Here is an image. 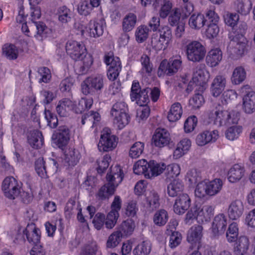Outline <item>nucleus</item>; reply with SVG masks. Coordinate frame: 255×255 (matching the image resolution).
I'll list each match as a JSON object with an SVG mask.
<instances>
[{"mask_svg":"<svg viewBox=\"0 0 255 255\" xmlns=\"http://www.w3.org/2000/svg\"><path fill=\"white\" fill-rule=\"evenodd\" d=\"M133 170L135 174L137 175L143 174L145 177L146 173H148L149 162L145 159L139 160L134 163Z\"/></svg>","mask_w":255,"mask_h":255,"instance_id":"nucleus-47","label":"nucleus"},{"mask_svg":"<svg viewBox=\"0 0 255 255\" xmlns=\"http://www.w3.org/2000/svg\"><path fill=\"white\" fill-rule=\"evenodd\" d=\"M35 168L38 175L41 178H45L47 176L46 166L43 158H39L36 160Z\"/></svg>","mask_w":255,"mask_h":255,"instance_id":"nucleus-60","label":"nucleus"},{"mask_svg":"<svg viewBox=\"0 0 255 255\" xmlns=\"http://www.w3.org/2000/svg\"><path fill=\"white\" fill-rule=\"evenodd\" d=\"M160 24V18L156 16H153L148 23V26L153 31L158 29L159 34L157 33H153L151 37V46L157 51L166 49L173 39L171 28L167 25H164L158 29Z\"/></svg>","mask_w":255,"mask_h":255,"instance_id":"nucleus-2","label":"nucleus"},{"mask_svg":"<svg viewBox=\"0 0 255 255\" xmlns=\"http://www.w3.org/2000/svg\"><path fill=\"white\" fill-rule=\"evenodd\" d=\"M75 104L68 99H64L59 102L56 107V111L61 117H66L69 111L74 109Z\"/></svg>","mask_w":255,"mask_h":255,"instance_id":"nucleus-30","label":"nucleus"},{"mask_svg":"<svg viewBox=\"0 0 255 255\" xmlns=\"http://www.w3.org/2000/svg\"><path fill=\"white\" fill-rule=\"evenodd\" d=\"M137 20L136 16L132 13L127 14L123 19L122 28L124 32L131 31L135 26Z\"/></svg>","mask_w":255,"mask_h":255,"instance_id":"nucleus-38","label":"nucleus"},{"mask_svg":"<svg viewBox=\"0 0 255 255\" xmlns=\"http://www.w3.org/2000/svg\"><path fill=\"white\" fill-rule=\"evenodd\" d=\"M202 230L203 227L200 225L193 226L188 230L187 241L191 244L190 249L199 250L202 237Z\"/></svg>","mask_w":255,"mask_h":255,"instance_id":"nucleus-17","label":"nucleus"},{"mask_svg":"<svg viewBox=\"0 0 255 255\" xmlns=\"http://www.w3.org/2000/svg\"><path fill=\"white\" fill-rule=\"evenodd\" d=\"M67 54L75 61H82L87 54V50L82 41L75 40H68L65 45Z\"/></svg>","mask_w":255,"mask_h":255,"instance_id":"nucleus-10","label":"nucleus"},{"mask_svg":"<svg viewBox=\"0 0 255 255\" xmlns=\"http://www.w3.org/2000/svg\"><path fill=\"white\" fill-rule=\"evenodd\" d=\"M23 234L25 235L28 242L32 245L39 244L40 240V231L33 223L28 224L24 230Z\"/></svg>","mask_w":255,"mask_h":255,"instance_id":"nucleus-21","label":"nucleus"},{"mask_svg":"<svg viewBox=\"0 0 255 255\" xmlns=\"http://www.w3.org/2000/svg\"><path fill=\"white\" fill-rule=\"evenodd\" d=\"M168 219V215L166 211L161 209L157 211L153 216V221L155 225L159 227L164 226Z\"/></svg>","mask_w":255,"mask_h":255,"instance_id":"nucleus-46","label":"nucleus"},{"mask_svg":"<svg viewBox=\"0 0 255 255\" xmlns=\"http://www.w3.org/2000/svg\"><path fill=\"white\" fill-rule=\"evenodd\" d=\"M221 106L213 103L208 111V116L211 122L218 126L237 124L239 120V114L235 111L229 112L221 110Z\"/></svg>","mask_w":255,"mask_h":255,"instance_id":"nucleus-4","label":"nucleus"},{"mask_svg":"<svg viewBox=\"0 0 255 255\" xmlns=\"http://www.w3.org/2000/svg\"><path fill=\"white\" fill-rule=\"evenodd\" d=\"M93 104V100L92 98H82L79 101L75 109V112L77 113H82V112L90 109Z\"/></svg>","mask_w":255,"mask_h":255,"instance_id":"nucleus-51","label":"nucleus"},{"mask_svg":"<svg viewBox=\"0 0 255 255\" xmlns=\"http://www.w3.org/2000/svg\"><path fill=\"white\" fill-rule=\"evenodd\" d=\"M179 65H159L158 75L160 77L163 74L171 76L177 72Z\"/></svg>","mask_w":255,"mask_h":255,"instance_id":"nucleus-50","label":"nucleus"},{"mask_svg":"<svg viewBox=\"0 0 255 255\" xmlns=\"http://www.w3.org/2000/svg\"><path fill=\"white\" fill-rule=\"evenodd\" d=\"M151 244L145 241L139 244L133 250L134 255H148L151 250Z\"/></svg>","mask_w":255,"mask_h":255,"instance_id":"nucleus-43","label":"nucleus"},{"mask_svg":"<svg viewBox=\"0 0 255 255\" xmlns=\"http://www.w3.org/2000/svg\"><path fill=\"white\" fill-rule=\"evenodd\" d=\"M150 88H146L141 89L138 82L134 81L132 83L130 98L132 101H136V103L140 106H146L149 102L148 94Z\"/></svg>","mask_w":255,"mask_h":255,"instance_id":"nucleus-14","label":"nucleus"},{"mask_svg":"<svg viewBox=\"0 0 255 255\" xmlns=\"http://www.w3.org/2000/svg\"><path fill=\"white\" fill-rule=\"evenodd\" d=\"M245 170L243 167L239 164H235L228 172V178L232 183H235L243 177Z\"/></svg>","mask_w":255,"mask_h":255,"instance_id":"nucleus-33","label":"nucleus"},{"mask_svg":"<svg viewBox=\"0 0 255 255\" xmlns=\"http://www.w3.org/2000/svg\"><path fill=\"white\" fill-rule=\"evenodd\" d=\"M170 140L169 132L165 128H158L152 136V143L156 147H162L167 145Z\"/></svg>","mask_w":255,"mask_h":255,"instance_id":"nucleus-18","label":"nucleus"},{"mask_svg":"<svg viewBox=\"0 0 255 255\" xmlns=\"http://www.w3.org/2000/svg\"><path fill=\"white\" fill-rule=\"evenodd\" d=\"M2 53L6 58L13 60L17 58L18 51L14 45L5 44L2 47Z\"/></svg>","mask_w":255,"mask_h":255,"instance_id":"nucleus-45","label":"nucleus"},{"mask_svg":"<svg viewBox=\"0 0 255 255\" xmlns=\"http://www.w3.org/2000/svg\"><path fill=\"white\" fill-rule=\"evenodd\" d=\"M105 27V20L103 18H99L91 20L86 26L81 25L79 28L83 35L98 38L103 35Z\"/></svg>","mask_w":255,"mask_h":255,"instance_id":"nucleus-9","label":"nucleus"},{"mask_svg":"<svg viewBox=\"0 0 255 255\" xmlns=\"http://www.w3.org/2000/svg\"><path fill=\"white\" fill-rule=\"evenodd\" d=\"M222 186V181L220 179H215L208 182H201L197 185L195 190V196L202 198L206 195H215L221 190Z\"/></svg>","mask_w":255,"mask_h":255,"instance_id":"nucleus-8","label":"nucleus"},{"mask_svg":"<svg viewBox=\"0 0 255 255\" xmlns=\"http://www.w3.org/2000/svg\"><path fill=\"white\" fill-rule=\"evenodd\" d=\"M193 10V7L191 3L184 4L179 7L173 8L168 17V22L172 26L184 22L185 19Z\"/></svg>","mask_w":255,"mask_h":255,"instance_id":"nucleus-13","label":"nucleus"},{"mask_svg":"<svg viewBox=\"0 0 255 255\" xmlns=\"http://www.w3.org/2000/svg\"><path fill=\"white\" fill-rule=\"evenodd\" d=\"M244 211L243 203L239 200L233 201L229 205L228 213L229 218L232 220H237L242 215Z\"/></svg>","mask_w":255,"mask_h":255,"instance_id":"nucleus-24","label":"nucleus"},{"mask_svg":"<svg viewBox=\"0 0 255 255\" xmlns=\"http://www.w3.org/2000/svg\"><path fill=\"white\" fill-rule=\"evenodd\" d=\"M240 19L239 14L235 12H227L224 16L225 23L232 27L229 33V38L231 40L230 45L236 44L239 46V56H242L246 51L248 40L245 37L248 28L246 23L242 22L237 25Z\"/></svg>","mask_w":255,"mask_h":255,"instance_id":"nucleus-1","label":"nucleus"},{"mask_svg":"<svg viewBox=\"0 0 255 255\" xmlns=\"http://www.w3.org/2000/svg\"><path fill=\"white\" fill-rule=\"evenodd\" d=\"M227 225V218L224 214H219L216 216L211 228L213 236L216 237L223 234L226 231Z\"/></svg>","mask_w":255,"mask_h":255,"instance_id":"nucleus-19","label":"nucleus"},{"mask_svg":"<svg viewBox=\"0 0 255 255\" xmlns=\"http://www.w3.org/2000/svg\"><path fill=\"white\" fill-rule=\"evenodd\" d=\"M243 109L247 114H252L255 111V92L250 91L243 98Z\"/></svg>","mask_w":255,"mask_h":255,"instance_id":"nucleus-26","label":"nucleus"},{"mask_svg":"<svg viewBox=\"0 0 255 255\" xmlns=\"http://www.w3.org/2000/svg\"><path fill=\"white\" fill-rule=\"evenodd\" d=\"M100 119L101 117L98 113L90 111L82 116L81 122L82 125L85 124L86 123H94L95 122H99Z\"/></svg>","mask_w":255,"mask_h":255,"instance_id":"nucleus-58","label":"nucleus"},{"mask_svg":"<svg viewBox=\"0 0 255 255\" xmlns=\"http://www.w3.org/2000/svg\"><path fill=\"white\" fill-rule=\"evenodd\" d=\"M206 19L202 14L193 13L190 17L188 24L190 28L195 30H199L205 24Z\"/></svg>","mask_w":255,"mask_h":255,"instance_id":"nucleus-32","label":"nucleus"},{"mask_svg":"<svg viewBox=\"0 0 255 255\" xmlns=\"http://www.w3.org/2000/svg\"><path fill=\"white\" fill-rule=\"evenodd\" d=\"M166 167V165L163 163H159L154 160H150L149 162L148 173H146L145 177L151 178L153 177L157 176L162 173Z\"/></svg>","mask_w":255,"mask_h":255,"instance_id":"nucleus-31","label":"nucleus"},{"mask_svg":"<svg viewBox=\"0 0 255 255\" xmlns=\"http://www.w3.org/2000/svg\"><path fill=\"white\" fill-rule=\"evenodd\" d=\"M35 25L37 29V34L35 36L38 40H41L44 38L51 36L52 30L47 27L43 23H35Z\"/></svg>","mask_w":255,"mask_h":255,"instance_id":"nucleus-41","label":"nucleus"},{"mask_svg":"<svg viewBox=\"0 0 255 255\" xmlns=\"http://www.w3.org/2000/svg\"><path fill=\"white\" fill-rule=\"evenodd\" d=\"M143 149L144 143L140 141L136 142L131 146L129 155L132 158H137L142 154Z\"/></svg>","mask_w":255,"mask_h":255,"instance_id":"nucleus-54","label":"nucleus"},{"mask_svg":"<svg viewBox=\"0 0 255 255\" xmlns=\"http://www.w3.org/2000/svg\"><path fill=\"white\" fill-rule=\"evenodd\" d=\"M104 87V76L97 74L86 78L81 83V91L83 94L93 95L101 93Z\"/></svg>","mask_w":255,"mask_h":255,"instance_id":"nucleus-7","label":"nucleus"},{"mask_svg":"<svg viewBox=\"0 0 255 255\" xmlns=\"http://www.w3.org/2000/svg\"><path fill=\"white\" fill-rule=\"evenodd\" d=\"M55 14L59 22L63 25L68 23L71 20V11L65 6L58 7L56 10Z\"/></svg>","mask_w":255,"mask_h":255,"instance_id":"nucleus-29","label":"nucleus"},{"mask_svg":"<svg viewBox=\"0 0 255 255\" xmlns=\"http://www.w3.org/2000/svg\"><path fill=\"white\" fill-rule=\"evenodd\" d=\"M22 183L13 177H6L2 182V190L6 197L14 199L19 195L21 190Z\"/></svg>","mask_w":255,"mask_h":255,"instance_id":"nucleus-11","label":"nucleus"},{"mask_svg":"<svg viewBox=\"0 0 255 255\" xmlns=\"http://www.w3.org/2000/svg\"><path fill=\"white\" fill-rule=\"evenodd\" d=\"M191 200L187 194H182L177 197L173 206L174 211L177 214H182L190 206Z\"/></svg>","mask_w":255,"mask_h":255,"instance_id":"nucleus-20","label":"nucleus"},{"mask_svg":"<svg viewBox=\"0 0 255 255\" xmlns=\"http://www.w3.org/2000/svg\"><path fill=\"white\" fill-rule=\"evenodd\" d=\"M182 115V108L179 103H175L171 106L167 116L170 122H175L179 120Z\"/></svg>","mask_w":255,"mask_h":255,"instance_id":"nucleus-36","label":"nucleus"},{"mask_svg":"<svg viewBox=\"0 0 255 255\" xmlns=\"http://www.w3.org/2000/svg\"><path fill=\"white\" fill-rule=\"evenodd\" d=\"M246 77V72L245 69L239 66L237 67L234 71L232 77L233 83L237 85L242 82Z\"/></svg>","mask_w":255,"mask_h":255,"instance_id":"nucleus-49","label":"nucleus"},{"mask_svg":"<svg viewBox=\"0 0 255 255\" xmlns=\"http://www.w3.org/2000/svg\"><path fill=\"white\" fill-rule=\"evenodd\" d=\"M226 84V78L223 75L217 76L213 81L211 87L212 95L217 97L224 90Z\"/></svg>","mask_w":255,"mask_h":255,"instance_id":"nucleus-23","label":"nucleus"},{"mask_svg":"<svg viewBox=\"0 0 255 255\" xmlns=\"http://www.w3.org/2000/svg\"><path fill=\"white\" fill-rule=\"evenodd\" d=\"M118 139L111 134V130L105 128L101 135V138L98 144V148L100 151H109L114 149L118 143Z\"/></svg>","mask_w":255,"mask_h":255,"instance_id":"nucleus-15","label":"nucleus"},{"mask_svg":"<svg viewBox=\"0 0 255 255\" xmlns=\"http://www.w3.org/2000/svg\"><path fill=\"white\" fill-rule=\"evenodd\" d=\"M206 52L205 47L198 41H191L186 45V54L190 61L200 62L204 59Z\"/></svg>","mask_w":255,"mask_h":255,"instance_id":"nucleus-12","label":"nucleus"},{"mask_svg":"<svg viewBox=\"0 0 255 255\" xmlns=\"http://www.w3.org/2000/svg\"><path fill=\"white\" fill-rule=\"evenodd\" d=\"M234 7L238 14L246 16L250 13L252 7V3L250 0H235Z\"/></svg>","mask_w":255,"mask_h":255,"instance_id":"nucleus-27","label":"nucleus"},{"mask_svg":"<svg viewBox=\"0 0 255 255\" xmlns=\"http://www.w3.org/2000/svg\"><path fill=\"white\" fill-rule=\"evenodd\" d=\"M135 228V223L131 219H128L121 224L118 231L122 234L123 237L130 235L133 232Z\"/></svg>","mask_w":255,"mask_h":255,"instance_id":"nucleus-42","label":"nucleus"},{"mask_svg":"<svg viewBox=\"0 0 255 255\" xmlns=\"http://www.w3.org/2000/svg\"><path fill=\"white\" fill-rule=\"evenodd\" d=\"M122 67L121 65H114L111 66L107 72V76L110 80L114 81L118 77Z\"/></svg>","mask_w":255,"mask_h":255,"instance_id":"nucleus-64","label":"nucleus"},{"mask_svg":"<svg viewBox=\"0 0 255 255\" xmlns=\"http://www.w3.org/2000/svg\"><path fill=\"white\" fill-rule=\"evenodd\" d=\"M215 208L213 206L206 205L200 209L198 208L199 222H209L214 215Z\"/></svg>","mask_w":255,"mask_h":255,"instance_id":"nucleus-34","label":"nucleus"},{"mask_svg":"<svg viewBox=\"0 0 255 255\" xmlns=\"http://www.w3.org/2000/svg\"><path fill=\"white\" fill-rule=\"evenodd\" d=\"M209 78V73L201 66H197L194 69L192 80L189 83L186 91L190 92L196 88V91L203 92L207 88V83Z\"/></svg>","mask_w":255,"mask_h":255,"instance_id":"nucleus-6","label":"nucleus"},{"mask_svg":"<svg viewBox=\"0 0 255 255\" xmlns=\"http://www.w3.org/2000/svg\"><path fill=\"white\" fill-rule=\"evenodd\" d=\"M27 140L31 146L35 149L40 148L44 143L42 133L38 130L31 131L27 136Z\"/></svg>","mask_w":255,"mask_h":255,"instance_id":"nucleus-28","label":"nucleus"},{"mask_svg":"<svg viewBox=\"0 0 255 255\" xmlns=\"http://www.w3.org/2000/svg\"><path fill=\"white\" fill-rule=\"evenodd\" d=\"M94 7L90 1L83 0L80 2L77 7L78 12L84 16L89 15L93 11Z\"/></svg>","mask_w":255,"mask_h":255,"instance_id":"nucleus-52","label":"nucleus"},{"mask_svg":"<svg viewBox=\"0 0 255 255\" xmlns=\"http://www.w3.org/2000/svg\"><path fill=\"white\" fill-rule=\"evenodd\" d=\"M149 29L145 25H141L138 26L134 33L135 40L139 43L145 41L149 36Z\"/></svg>","mask_w":255,"mask_h":255,"instance_id":"nucleus-40","label":"nucleus"},{"mask_svg":"<svg viewBox=\"0 0 255 255\" xmlns=\"http://www.w3.org/2000/svg\"><path fill=\"white\" fill-rule=\"evenodd\" d=\"M128 107L124 102H118L114 104L111 110V115L114 118V124L119 129L123 128L130 120L128 114Z\"/></svg>","mask_w":255,"mask_h":255,"instance_id":"nucleus-5","label":"nucleus"},{"mask_svg":"<svg viewBox=\"0 0 255 255\" xmlns=\"http://www.w3.org/2000/svg\"><path fill=\"white\" fill-rule=\"evenodd\" d=\"M124 178V173L120 166L111 167L110 173L107 175V183L102 186L95 196L99 201L108 200L116 191L117 187L121 183Z\"/></svg>","mask_w":255,"mask_h":255,"instance_id":"nucleus-3","label":"nucleus"},{"mask_svg":"<svg viewBox=\"0 0 255 255\" xmlns=\"http://www.w3.org/2000/svg\"><path fill=\"white\" fill-rule=\"evenodd\" d=\"M52 139L60 148L66 146L70 139V129L66 126H60L53 133Z\"/></svg>","mask_w":255,"mask_h":255,"instance_id":"nucleus-16","label":"nucleus"},{"mask_svg":"<svg viewBox=\"0 0 255 255\" xmlns=\"http://www.w3.org/2000/svg\"><path fill=\"white\" fill-rule=\"evenodd\" d=\"M239 235L238 226L236 223L229 225L226 232V239L228 242L233 243L237 241Z\"/></svg>","mask_w":255,"mask_h":255,"instance_id":"nucleus-48","label":"nucleus"},{"mask_svg":"<svg viewBox=\"0 0 255 255\" xmlns=\"http://www.w3.org/2000/svg\"><path fill=\"white\" fill-rule=\"evenodd\" d=\"M121 233L118 231L113 232L109 237L107 242V247L108 248H114L117 247L121 242L122 238Z\"/></svg>","mask_w":255,"mask_h":255,"instance_id":"nucleus-53","label":"nucleus"},{"mask_svg":"<svg viewBox=\"0 0 255 255\" xmlns=\"http://www.w3.org/2000/svg\"><path fill=\"white\" fill-rule=\"evenodd\" d=\"M250 241L245 236H241L237 239L234 248V252L236 255H245L249 249Z\"/></svg>","mask_w":255,"mask_h":255,"instance_id":"nucleus-25","label":"nucleus"},{"mask_svg":"<svg viewBox=\"0 0 255 255\" xmlns=\"http://www.w3.org/2000/svg\"><path fill=\"white\" fill-rule=\"evenodd\" d=\"M109 160H111V157L109 155L106 154L101 159L97 161V170L98 173L102 174L107 169L109 166Z\"/></svg>","mask_w":255,"mask_h":255,"instance_id":"nucleus-61","label":"nucleus"},{"mask_svg":"<svg viewBox=\"0 0 255 255\" xmlns=\"http://www.w3.org/2000/svg\"><path fill=\"white\" fill-rule=\"evenodd\" d=\"M79 153L75 149H69L65 155L64 164L67 166H74L77 164L79 160Z\"/></svg>","mask_w":255,"mask_h":255,"instance_id":"nucleus-39","label":"nucleus"},{"mask_svg":"<svg viewBox=\"0 0 255 255\" xmlns=\"http://www.w3.org/2000/svg\"><path fill=\"white\" fill-rule=\"evenodd\" d=\"M208 64H219L222 59V53L219 48L211 49L206 56Z\"/></svg>","mask_w":255,"mask_h":255,"instance_id":"nucleus-44","label":"nucleus"},{"mask_svg":"<svg viewBox=\"0 0 255 255\" xmlns=\"http://www.w3.org/2000/svg\"><path fill=\"white\" fill-rule=\"evenodd\" d=\"M171 234L170 236L169 246L171 248H175L177 247L182 240L181 234L177 231H171Z\"/></svg>","mask_w":255,"mask_h":255,"instance_id":"nucleus-63","label":"nucleus"},{"mask_svg":"<svg viewBox=\"0 0 255 255\" xmlns=\"http://www.w3.org/2000/svg\"><path fill=\"white\" fill-rule=\"evenodd\" d=\"M119 216V214L116 211H110L107 215L106 219L105 218L106 227L109 229L113 228L117 223Z\"/></svg>","mask_w":255,"mask_h":255,"instance_id":"nucleus-55","label":"nucleus"},{"mask_svg":"<svg viewBox=\"0 0 255 255\" xmlns=\"http://www.w3.org/2000/svg\"><path fill=\"white\" fill-rule=\"evenodd\" d=\"M184 189V185L181 181L174 180L167 186V191L171 197L179 196L182 195Z\"/></svg>","mask_w":255,"mask_h":255,"instance_id":"nucleus-35","label":"nucleus"},{"mask_svg":"<svg viewBox=\"0 0 255 255\" xmlns=\"http://www.w3.org/2000/svg\"><path fill=\"white\" fill-rule=\"evenodd\" d=\"M186 178L188 181L192 185H197L201 182V176L200 172H198L196 169H192L189 170L186 175Z\"/></svg>","mask_w":255,"mask_h":255,"instance_id":"nucleus-57","label":"nucleus"},{"mask_svg":"<svg viewBox=\"0 0 255 255\" xmlns=\"http://www.w3.org/2000/svg\"><path fill=\"white\" fill-rule=\"evenodd\" d=\"M147 208L150 212L154 211L159 208V196L155 191H151L146 197Z\"/></svg>","mask_w":255,"mask_h":255,"instance_id":"nucleus-37","label":"nucleus"},{"mask_svg":"<svg viewBox=\"0 0 255 255\" xmlns=\"http://www.w3.org/2000/svg\"><path fill=\"white\" fill-rule=\"evenodd\" d=\"M220 32V28L218 24H208L205 33L206 37L209 39L216 37Z\"/></svg>","mask_w":255,"mask_h":255,"instance_id":"nucleus-62","label":"nucleus"},{"mask_svg":"<svg viewBox=\"0 0 255 255\" xmlns=\"http://www.w3.org/2000/svg\"><path fill=\"white\" fill-rule=\"evenodd\" d=\"M196 93L189 100V105L194 109H198L200 108L204 103V99L202 92Z\"/></svg>","mask_w":255,"mask_h":255,"instance_id":"nucleus-56","label":"nucleus"},{"mask_svg":"<svg viewBox=\"0 0 255 255\" xmlns=\"http://www.w3.org/2000/svg\"><path fill=\"white\" fill-rule=\"evenodd\" d=\"M218 131L206 130L199 133L196 137V142L199 146H203L210 142L215 141L218 137Z\"/></svg>","mask_w":255,"mask_h":255,"instance_id":"nucleus-22","label":"nucleus"},{"mask_svg":"<svg viewBox=\"0 0 255 255\" xmlns=\"http://www.w3.org/2000/svg\"><path fill=\"white\" fill-rule=\"evenodd\" d=\"M242 131L240 126H234L230 127L226 132V137L231 140H234L237 138Z\"/></svg>","mask_w":255,"mask_h":255,"instance_id":"nucleus-59","label":"nucleus"}]
</instances>
